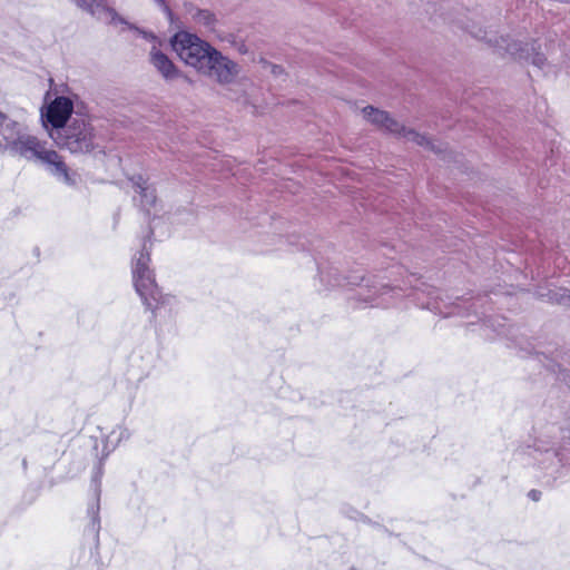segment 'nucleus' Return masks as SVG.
Listing matches in <instances>:
<instances>
[{
    "instance_id": "nucleus-14",
    "label": "nucleus",
    "mask_w": 570,
    "mask_h": 570,
    "mask_svg": "<svg viewBox=\"0 0 570 570\" xmlns=\"http://www.w3.org/2000/svg\"><path fill=\"white\" fill-rule=\"evenodd\" d=\"M391 289L385 286V285H382L380 287H375L374 288V292H373V295H367L364 297V299L366 302H370L376 306H381V305H386V301L384 298H382V296H384L385 294H387Z\"/></svg>"
},
{
    "instance_id": "nucleus-11",
    "label": "nucleus",
    "mask_w": 570,
    "mask_h": 570,
    "mask_svg": "<svg viewBox=\"0 0 570 570\" xmlns=\"http://www.w3.org/2000/svg\"><path fill=\"white\" fill-rule=\"evenodd\" d=\"M131 181L135 194H138L140 197V206L144 209H149V207H151L156 202L155 190L147 184V181L141 176L134 178Z\"/></svg>"
},
{
    "instance_id": "nucleus-13",
    "label": "nucleus",
    "mask_w": 570,
    "mask_h": 570,
    "mask_svg": "<svg viewBox=\"0 0 570 570\" xmlns=\"http://www.w3.org/2000/svg\"><path fill=\"white\" fill-rule=\"evenodd\" d=\"M189 14L195 23L208 29H212L216 22L215 16L205 9H193Z\"/></svg>"
},
{
    "instance_id": "nucleus-12",
    "label": "nucleus",
    "mask_w": 570,
    "mask_h": 570,
    "mask_svg": "<svg viewBox=\"0 0 570 570\" xmlns=\"http://www.w3.org/2000/svg\"><path fill=\"white\" fill-rule=\"evenodd\" d=\"M429 296L430 299L426 302V303H423V307L428 308V309H431L438 314H441L443 316H450V315H454V314H460V312L458 311H454L456 308V305L452 304L453 306V309H451L450 307L445 306L444 307L441 305V302H440V298L438 295H433L434 294V291H429Z\"/></svg>"
},
{
    "instance_id": "nucleus-18",
    "label": "nucleus",
    "mask_w": 570,
    "mask_h": 570,
    "mask_svg": "<svg viewBox=\"0 0 570 570\" xmlns=\"http://www.w3.org/2000/svg\"><path fill=\"white\" fill-rule=\"evenodd\" d=\"M100 474H101V469H100V466H99V468H98V475H100Z\"/></svg>"
},
{
    "instance_id": "nucleus-7",
    "label": "nucleus",
    "mask_w": 570,
    "mask_h": 570,
    "mask_svg": "<svg viewBox=\"0 0 570 570\" xmlns=\"http://www.w3.org/2000/svg\"><path fill=\"white\" fill-rule=\"evenodd\" d=\"M79 8H82L89 11L97 19L114 24V26H124V28L132 29L140 33L144 38L156 40V37L146 31L139 30L137 27L131 26L128 21L125 20L118 12L108 7L102 0H72Z\"/></svg>"
},
{
    "instance_id": "nucleus-4",
    "label": "nucleus",
    "mask_w": 570,
    "mask_h": 570,
    "mask_svg": "<svg viewBox=\"0 0 570 570\" xmlns=\"http://www.w3.org/2000/svg\"><path fill=\"white\" fill-rule=\"evenodd\" d=\"M170 46L181 61L198 72L214 47L188 31H178L170 39Z\"/></svg>"
},
{
    "instance_id": "nucleus-5",
    "label": "nucleus",
    "mask_w": 570,
    "mask_h": 570,
    "mask_svg": "<svg viewBox=\"0 0 570 570\" xmlns=\"http://www.w3.org/2000/svg\"><path fill=\"white\" fill-rule=\"evenodd\" d=\"M364 118L377 126L380 129L385 130L390 134L396 135L401 138H404L406 141L415 142L419 146H424L430 148L436 153L441 151V148L436 147L434 142H432L428 137L412 130L407 129L403 125H401L395 119H392L387 112L383 110H379L373 108L372 106L365 107L363 110Z\"/></svg>"
},
{
    "instance_id": "nucleus-8",
    "label": "nucleus",
    "mask_w": 570,
    "mask_h": 570,
    "mask_svg": "<svg viewBox=\"0 0 570 570\" xmlns=\"http://www.w3.org/2000/svg\"><path fill=\"white\" fill-rule=\"evenodd\" d=\"M73 112V102L68 97L55 98L45 110L41 118L47 131L62 129Z\"/></svg>"
},
{
    "instance_id": "nucleus-17",
    "label": "nucleus",
    "mask_w": 570,
    "mask_h": 570,
    "mask_svg": "<svg viewBox=\"0 0 570 570\" xmlns=\"http://www.w3.org/2000/svg\"><path fill=\"white\" fill-rule=\"evenodd\" d=\"M157 4L161 6V7H165V1L164 0H154Z\"/></svg>"
},
{
    "instance_id": "nucleus-10",
    "label": "nucleus",
    "mask_w": 570,
    "mask_h": 570,
    "mask_svg": "<svg viewBox=\"0 0 570 570\" xmlns=\"http://www.w3.org/2000/svg\"><path fill=\"white\" fill-rule=\"evenodd\" d=\"M149 61L159 75L167 81H173L180 76L179 69L167 55L154 46L149 52Z\"/></svg>"
},
{
    "instance_id": "nucleus-15",
    "label": "nucleus",
    "mask_w": 570,
    "mask_h": 570,
    "mask_svg": "<svg viewBox=\"0 0 570 570\" xmlns=\"http://www.w3.org/2000/svg\"><path fill=\"white\" fill-rule=\"evenodd\" d=\"M549 299L566 306H570V289L559 288L557 291L550 292Z\"/></svg>"
},
{
    "instance_id": "nucleus-9",
    "label": "nucleus",
    "mask_w": 570,
    "mask_h": 570,
    "mask_svg": "<svg viewBox=\"0 0 570 570\" xmlns=\"http://www.w3.org/2000/svg\"><path fill=\"white\" fill-rule=\"evenodd\" d=\"M501 42L505 45H499V47L504 49L505 52L513 56L514 58L531 60L534 66L540 68L544 66L546 58L543 55L535 52L534 43H522L521 41L508 40L504 38L501 39Z\"/></svg>"
},
{
    "instance_id": "nucleus-6",
    "label": "nucleus",
    "mask_w": 570,
    "mask_h": 570,
    "mask_svg": "<svg viewBox=\"0 0 570 570\" xmlns=\"http://www.w3.org/2000/svg\"><path fill=\"white\" fill-rule=\"evenodd\" d=\"M239 71L236 62L214 48L199 72L222 85H227L235 80Z\"/></svg>"
},
{
    "instance_id": "nucleus-16",
    "label": "nucleus",
    "mask_w": 570,
    "mask_h": 570,
    "mask_svg": "<svg viewBox=\"0 0 570 570\" xmlns=\"http://www.w3.org/2000/svg\"><path fill=\"white\" fill-rule=\"evenodd\" d=\"M529 497H530L532 500L538 501V500H539V498H540V492H539V491H537V490H531V491L529 492Z\"/></svg>"
},
{
    "instance_id": "nucleus-3",
    "label": "nucleus",
    "mask_w": 570,
    "mask_h": 570,
    "mask_svg": "<svg viewBox=\"0 0 570 570\" xmlns=\"http://www.w3.org/2000/svg\"><path fill=\"white\" fill-rule=\"evenodd\" d=\"M49 137L71 154H86L96 148L94 127L83 118H73L62 129L49 130Z\"/></svg>"
},
{
    "instance_id": "nucleus-2",
    "label": "nucleus",
    "mask_w": 570,
    "mask_h": 570,
    "mask_svg": "<svg viewBox=\"0 0 570 570\" xmlns=\"http://www.w3.org/2000/svg\"><path fill=\"white\" fill-rule=\"evenodd\" d=\"M142 243L141 249L131 259L132 282L137 294L148 309H160L165 304L174 301V297L163 295L155 282L154 271L150 268V244Z\"/></svg>"
},
{
    "instance_id": "nucleus-1",
    "label": "nucleus",
    "mask_w": 570,
    "mask_h": 570,
    "mask_svg": "<svg viewBox=\"0 0 570 570\" xmlns=\"http://www.w3.org/2000/svg\"><path fill=\"white\" fill-rule=\"evenodd\" d=\"M4 151L40 163L59 181L68 186L77 185L78 175L68 168L62 156L31 135L23 122L0 111V154Z\"/></svg>"
}]
</instances>
